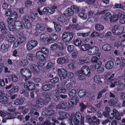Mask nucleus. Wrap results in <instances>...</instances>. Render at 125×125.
Segmentation results:
<instances>
[{"mask_svg":"<svg viewBox=\"0 0 125 125\" xmlns=\"http://www.w3.org/2000/svg\"><path fill=\"white\" fill-rule=\"evenodd\" d=\"M26 58L27 59L30 61L34 60L35 58V57L31 53H29L27 55Z\"/></svg>","mask_w":125,"mask_h":125,"instance_id":"c03bdc74","label":"nucleus"},{"mask_svg":"<svg viewBox=\"0 0 125 125\" xmlns=\"http://www.w3.org/2000/svg\"><path fill=\"white\" fill-rule=\"evenodd\" d=\"M76 74L78 77V79L80 80H83L85 79V77L82 73L81 71H78L76 73Z\"/></svg>","mask_w":125,"mask_h":125,"instance_id":"473e14b6","label":"nucleus"},{"mask_svg":"<svg viewBox=\"0 0 125 125\" xmlns=\"http://www.w3.org/2000/svg\"><path fill=\"white\" fill-rule=\"evenodd\" d=\"M55 93L53 97V100L56 103H58L61 100L59 96V94L65 93L66 91V89L65 88L60 87L55 89Z\"/></svg>","mask_w":125,"mask_h":125,"instance_id":"f257e3e1","label":"nucleus"},{"mask_svg":"<svg viewBox=\"0 0 125 125\" xmlns=\"http://www.w3.org/2000/svg\"><path fill=\"white\" fill-rule=\"evenodd\" d=\"M76 92V91L75 89H72L69 92L68 94L70 97L74 98Z\"/></svg>","mask_w":125,"mask_h":125,"instance_id":"4c0bfd02","label":"nucleus"},{"mask_svg":"<svg viewBox=\"0 0 125 125\" xmlns=\"http://www.w3.org/2000/svg\"><path fill=\"white\" fill-rule=\"evenodd\" d=\"M90 47V45L88 44H84L82 45L81 47V50L83 51H85L88 50Z\"/></svg>","mask_w":125,"mask_h":125,"instance_id":"37998d69","label":"nucleus"},{"mask_svg":"<svg viewBox=\"0 0 125 125\" xmlns=\"http://www.w3.org/2000/svg\"><path fill=\"white\" fill-rule=\"evenodd\" d=\"M66 60L64 57H62L59 58L57 60V63L60 64H62L66 62Z\"/></svg>","mask_w":125,"mask_h":125,"instance_id":"de8ad7c7","label":"nucleus"},{"mask_svg":"<svg viewBox=\"0 0 125 125\" xmlns=\"http://www.w3.org/2000/svg\"><path fill=\"white\" fill-rule=\"evenodd\" d=\"M53 23L54 25V28L55 30L57 31H60L62 28L61 25L59 24H56V23L55 22H53Z\"/></svg>","mask_w":125,"mask_h":125,"instance_id":"58836bf2","label":"nucleus"},{"mask_svg":"<svg viewBox=\"0 0 125 125\" xmlns=\"http://www.w3.org/2000/svg\"><path fill=\"white\" fill-rule=\"evenodd\" d=\"M111 83L110 86L111 88L115 87V85H118V87H120L121 85L122 84V83H119V80L116 79L113 80L111 81Z\"/></svg>","mask_w":125,"mask_h":125,"instance_id":"412c9836","label":"nucleus"},{"mask_svg":"<svg viewBox=\"0 0 125 125\" xmlns=\"http://www.w3.org/2000/svg\"><path fill=\"white\" fill-rule=\"evenodd\" d=\"M111 45L108 44H105L103 45L102 47L103 50L105 51H110L111 49Z\"/></svg>","mask_w":125,"mask_h":125,"instance_id":"cd10ccee","label":"nucleus"},{"mask_svg":"<svg viewBox=\"0 0 125 125\" xmlns=\"http://www.w3.org/2000/svg\"><path fill=\"white\" fill-rule=\"evenodd\" d=\"M48 36L44 34H42L40 36V40L41 41H44L47 38Z\"/></svg>","mask_w":125,"mask_h":125,"instance_id":"8fccbe9b","label":"nucleus"},{"mask_svg":"<svg viewBox=\"0 0 125 125\" xmlns=\"http://www.w3.org/2000/svg\"><path fill=\"white\" fill-rule=\"evenodd\" d=\"M118 19V17L117 15H111L110 18V21L111 22H114L116 21Z\"/></svg>","mask_w":125,"mask_h":125,"instance_id":"6e6d98bb","label":"nucleus"},{"mask_svg":"<svg viewBox=\"0 0 125 125\" xmlns=\"http://www.w3.org/2000/svg\"><path fill=\"white\" fill-rule=\"evenodd\" d=\"M36 29L37 30L41 31H44L45 29V26L43 24H37L36 25Z\"/></svg>","mask_w":125,"mask_h":125,"instance_id":"72a5a7b5","label":"nucleus"},{"mask_svg":"<svg viewBox=\"0 0 125 125\" xmlns=\"http://www.w3.org/2000/svg\"><path fill=\"white\" fill-rule=\"evenodd\" d=\"M73 13L72 10L71 9V8L66 9L64 13L66 16H72Z\"/></svg>","mask_w":125,"mask_h":125,"instance_id":"c85d7f7f","label":"nucleus"},{"mask_svg":"<svg viewBox=\"0 0 125 125\" xmlns=\"http://www.w3.org/2000/svg\"><path fill=\"white\" fill-rule=\"evenodd\" d=\"M31 68L33 69L35 72L38 73L40 71V70L38 67L36 65L32 64L31 65Z\"/></svg>","mask_w":125,"mask_h":125,"instance_id":"ea45409f","label":"nucleus"},{"mask_svg":"<svg viewBox=\"0 0 125 125\" xmlns=\"http://www.w3.org/2000/svg\"><path fill=\"white\" fill-rule=\"evenodd\" d=\"M24 100L22 98H19L15 100L14 102V104L17 105H21L23 103Z\"/></svg>","mask_w":125,"mask_h":125,"instance_id":"a878e982","label":"nucleus"},{"mask_svg":"<svg viewBox=\"0 0 125 125\" xmlns=\"http://www.w3.org/2000/svg\"><path fill=\"white\" fill-rule=\"evenodd\" d=\"M79 106L80 107V111L83 112L85 108L88 107L89 108L88 104L86 103V104L84 103L83 102L81 103H80Z\"/></svg>","mask_w":125,"mask_h":125,"instance_id":"393cba45","label":"nucleus"},{"mask_svg":"<svg viewBox=\"0 0 125 125\" xmlns=\"http://www.w3.org/2000/svg\"><path fill=\"white\" fill-rule=\"evenodd\" d=\"M14 25L18 31H22L23 29V24L20 21H16L14 22Z\"/></svg>","mask_w":125,"mask_h":125,"instance_id":"9b49d317","label":"nucleus"},{"mask_svg":"<svg viewBox=\"0 0 125 125\" xmlns=\"http://www.w3.org/2000/svg\"><path fill=\"white\" fill-rule=\"evenodd\" d=\"M78 101V98L77 97H74L73 98L69 99L68 101L69 105L71 106H73L74 104H76Z\"/></svg>","mask_w":125,"mask_h":125,"instance_id":"a211bd4d","label":"nucleus"},{"mask_svg":"<svg viewBox=\"0 0 125 125\" xmlns=\"http://www.w3.org/2000/svg\"><path fill=\"white\" fill-rule=\"evenodd\" d=\"M7 112L5 116L7 117L8 119H11L15 118V116L16 115V113L13 111V109L8 108Z\"/></svg>","mask_w":125,"mask_h":125,"instance_id":"0eeeda50","label":"nucleus"},{"mask_svg":"<svg viewBox=\"0 0 125 125\" xmlns=\"http://www.w3.org/2000/svg\"><path fill=\"white\" fill-rule=\"evenodd\" d=\"M58 113L60 116L59 119L60 120L63 119L66 117H68L69 116L68 114H67L66 112L62 111H60Z\"/></svg>","mask_w":125,"mask_h":125,"instance_id":"4be33fe9","label":"nucleus"},{"mask_svg":"<svg viewBox=\"0 0 125 125\" xmlns=\"http://www.w3.org/2000/svg\"><path fill=\"white\" fill-rule=\"evenodd\" d=\"M94 15H95V14L93 11H89L88 13V19H89L92 18L93 17Z\"/></svg>","mask_w":125,"mask_h":125,"instance_id":"13d9d810","label":"nucleus"},{"mask_svg":"<svg viewBox=\"0 0 125 125\" xmlns=\"http://www.w3.org/2000/svg\"><path fill=\"white\" fill-rule=\"evenodd\" d=\"M73 88V84L70 83L67 84L65 86V89L67 90H69L72 89Z\"/></svg>","mask_w":125,"mask_h":125,"instance_id":"4d7b16f0","label":"nucleus"},{"mask_svg":"<svg viewBox=\"0 0 125 125\" xmlns=\"http://www.w3.org/2000/svg\"><path fill=\"white\" fill-rule=\"evenodd\" d=\"M9 29L11 31H14L16 29L15 26H14L13 24H10L8 25Z\"/></svg>","mask_w":125,"mask_h":125,"instance_id":"e2e57ef3","label":"nucleus"},{"mask_svg":"<svg viewBox=\"0 0 125 125\" xmlns=\"http://www.w3.org/2000/svg\"><path fill=\"white\" fill-rule=\"evenodd\" d=\"M28 17L27 16H24L22 18V21L24 23H26L30 22Z\"/></svg>","mask_w":125,"mask_h":125,"instance_id":"603ef678","label":"nucleus"},{"mask_svg":"<svg viewBox=\"0 0 125 125\" xmlns=\"http://www.w3.org/2000/svg\"><path fill=\"white\" fill-rule=\"evenodd\" d=\"M29 42L34 48L36 47L38 44V42L37 41L35 40H31Z\"/></svg>","mask_w":125,"mask_h":125,"instance_id":"0e129e2a","label":"nucleus"},{"mask_svg":"<svg viewBox=\"0 0 125 125\" xmlns=\"http://www.w3.org/2000/svg\"><path fill=\"white\" fill-rule=\"evenodd\" d=\"M76 25L74 24H70L68 27L66 28V29L67 30H71L74 29L75 28V27Z\"/></svg>","mask_w":125,"mask_h":125,"instance_id":"338daca9","label":"nucleus"},{"mask_svg":"<svg viewBox=\"0 0 125 125\" xmlns=\"http://www.w3.org/2000/svg\"><path fill=\"white\" fill-rule=\"evenodd\" d=\"M94 82L98 84H100L102 83L101 80V78L98 75H95L94 78Z\"/></svg>","mask_w":125,"mask_h":125,"instance_id":"a19ab883","label":"nucleus"},{"mask_svg":"<svg viewBox=\"0 0 125 125\" xmlns=\"http://www.w3.org/2000/svg\"><path fill=\"white\" fill-rule=\"evenodd\" d=\"M111 115L113 117H115L114 119L116 120H119L121 119V117L119 112L116 109H114L113 110Z\"/></svg>","mask_w":125,"mask_h":125,"instance_id":"9d476101","label":"nucleus"},{"mask_svg":"<svg viewBox=\"0 0 125 125\" xmlns=\"http://www.w3.org/2000/svg\"><path fill=\"white\" fill-rule=\"evenodd\" d=\"M10 17L13 18L14 20H16L18 17V15L16 12H14L11 14Z\"/></svg>","mask_w":125,"mask_h":125,"instance_id":"bf43d9fd","label":"nucleus"},{"mask_svg":"<svg viewBox=\"0 0 125 125\" xmlns=\"http://www.w3.org/2000/svg\"><path fill=\"white\" fill-rule=\"evenodd\" d=\"M36 54L37 57H39L40 59L43 61L46 60L47 59V56H44L41 51L37 52Z\"/></svg>","mask_w":125,"mask_h":125,"instance_id":"2eb2a0df","label":"nucleus"},{"mask_svg":"<svg viewBox=\"0 0 125 125\" xmlns=\"http://www.w3.org/2000/svg\"><path fill=\"white\" fill-rule=\"evenodd\" d=\"M47 111L45 110L42 112V113L43 115L45 116H51L54 115L55 113L54 110H51L47 109Z\"/></svg>","mask_w":125,"mask_h":125,"instance_id":"f3484780","label":"nucleus"},{"mask_svg":"<svg viewBox=\"0 0 125 125\" xmlns=\"http://www.w3.org/2000/svg\"><path fill=\"white\" fill-rule=\"evenodd\" d=\"M19 87L18 86L12 85V88L8 92V93L7 94V95L8 97H10L12 95L13 92H17L19 90Z\"/></svg>","mask_w":125,"mask_h":125,"instance_id":"f8f14e48","label":"nucleus"},{"mask_svg":"<svg viewBox=\"0 0 125 125\" xmlns=\"http://www.w3.org/2000/svg\"><path fill=\"white\" fill-rule=\"evenodd\" d=\"M74 33L68 31H65L62 34V40L64 42H69L73 38Z\"/></svg>","mask_w":125,"mask_h":125,"instance_id":"f03ea898","label":"nucleus"},{"mask_svg":"<svg viewBox=\"0 0 125 125\" xmlns=\"http://www.w3.org/2000/svg\"><path fill=\"white\" fill-rule=\"evenodd\" d=\"M73 42L76 46H78L80 45L81 41L80 39H77L74 41Z\"/></svg>","mask_w":125,"mask_h":125,"instance_id":"052dcab7","label":"nucleus"},{"mask_svg":"<svg viewBox=\"0 0 125 125\" xmlns=\"http://www.w3.org/2000/svg\"><path fill=\"white\" fill-rule=\"evenodd\" d=\"M99 49L98 47L94 46L89 48L87 51V54L89 55L95 54L98 53Z\"/></svg>","mask_w":125,"mask_h":125,"instance_id":"423d86ee","label":"nucleus"},{"mask_svg":"<svg viewBox=\"0 0 125 125\" xmlns=\"http://www.w3.org/2000/svg\"><path fill=\"white\" fill-rule=\"evenodd\" d=\"M111 14L109 12H108L105 13L104 16V20L107 21L110 19Z\"/></svg>","mask_w":125,"mask_h":125,"instance_id":"a18cd8bd","label":"nucleus"},{"mask_svg":"<svg viewBox=\"0 0 125 125\" xmlns=\"http://www.w3.org/2000/svg\"><path fill=\"white\" fill-rule=\"evenodd\" d=\"M71 9L72 10L73 13L76 14L79 11V8L76 6L73 5L71 6Z\"/></svg>","mask_w":125,"mask_h":125,"instance_id":"c756f323","label":"nucleus"},{"mask_svg":"<svg viewBox=\"0 0 125 125\" xmlns=\"http://www.w3.org/2000/svg\"><path fill=\"white\" fill-rule=\"evenodd\" d=\"M114 63L112 61H108L105 63V67L107 69L109 70L111 69L114 66Z\"/></svg>","mask_w":125,"mask_h":125,"instance_id":"5701e85b","label":"nucleus"},{"mask_svg":"<svg viewBox=\"0 0 125 125\" xmlns=\"http://www.w3.org/2000/svg\"><path fill=\"white\" fill-rule=\"evenodd\" d=\"M50 38L48 39L47 42H50L51 41H55L57 38L58 37L57 35L55 34L52 33L50 36Z\"/></svg>","mask_w":125,"mask_h":125,"instance_id":"bb28decb","label":"nucleus"},{"mask_svg":"<svg viewBox=\"0 0 125 125\" xmlns=\"http://www.w3.org/2000/svg\"><path fill=\"white\" fill-rule=\"evenodd\" d=\"M86 91L84 89H81L78 92V94L79 96L81 98L83 97L85 94Z\"/></svg>","mask_w":125,"mask_h":125,"instance_id":"79ce46f5","label":"nucleus"},{"mask_svg":"<svg viewBox=\"0 0 125 125\" xmlns=\"http://www.w3.org/2000/svg\"><path fill=\"white\" fill-rule=\"evenodd\" d=\"M0 101L3 104H6L8 103V100L6 96H4L0 99Z\"/></svg>","mask_w":125,"mask_h":125,"instance_id":"49530a36","label":"nucleus"},{"mask_svg":"<svg viewBox=\"0 0 125 125\" xmlns=\"http://www.w3.org/2000/svg\"><path fill=\"white\" fill-rule=\"evenodd\" d=\"M20 64L22 66H25L28 64V62L25 59H22L21 61Z\"/></svg>","mask_w":125,"mask_h":125,"instance_id":"3c124183","label":"nucleus"},{"mask_svg":"<svg viewBox=\"0 0 125 125\" xmlns=\"http://www.w3.org/2000/svg\"><path fill=\"white\" fill-rule=\"evenodd\" d=\"M112 32L114 35H119L123 32L124 28L123 26L119 25H115L112 27Z\"/></svg>","mask_w":125,"mask_h":125,"instance_id":"7ed1b4c3","label":"nucleus"},{"mask_svg":"<svg viewBox=\"0 0 125 125\" xmlns=\"http://www.w3.org/2000/svg\"><path fill=\"white\" fill-rule=\"evenodd\" d=\"M29 114L31 115V117H32L35 115H36L38 116L39 115V113L37 112L36 110L34 108L32 109L29 113Z\"/></svg>","mask_w":125,"mask_h":125,"instance_id":"b1692460","label":"nucleus"},{"mask_svg":"<svg viewBox=\"0 0 125 125\" xmlns=\"http://www.w3.org/2000/svg\"><path fill=\"white\" fill-rule=\"evenodd\" d=\"M56 104L54 103H52L49 105L47 109L51 110H54V109L56 107Z\"/></svg>","mask_w":125,"mask_h":125,"instance_id":"774afa93","label":"nucleus"},{"mask_svg":"<svg viewBox=\"0 0 125 125\" xmlns=\"http://www.w3.org/2000/svg\"><path fill=\"white\" fill-rule=\"evenodd\" d=\"M41 51L43 53L47 56V55L49 53L48 50L46 48L44 47H42L41 49Z\"/></svg>","mask_w":125,"mask_h":125,"instance_id":"09e8293b","label":"nucleus"},{"mask_svg":"<svg viewBox=\"0 0 125 125\" xmlns=\"http://www.w3.org/2000/svg\"><path fill=\"white\" fill-rule=\"evenodd\" d=\"M75 116L76 118L75 119L81 121V125H84V117L82 116L81 114L79 112L76 113L75 114Z\"/></svg>","mask_w":125,"mask_h":125,"instance_id":"dca6fc26","label":"nucleus"},{"mask_svg":"<svg viewBox=\"0 0 125 125\" xmlns=\"http://www.w3.org/2000/svg\"><path fill=\"white\" fill-rule=\"evenodd\" d=\"M78 16L81 19L85 20L87 18V14L84 12H80L78 15Z\"/></svg>","mask_w":125,"mask_h":125,"instance_id":"2f4dec72","label":"nucleus"},{"mask_svg":"<svg viewBox=\"0 0 125 125\" xmlns=\"http://www.w3.org/2000/svg\"><path fill=\"white\" fill-rule=\"evenodd\" d=\"M42 11L45 14H50L53 13L55 11V10L54 8L45 7L43 9Z\"/></svg>","mask_w":125,"mask_h":125,"instance_id":"ddd939ff","label":"nucleus"},{"mask_svg":"<svg viewBox=\"0 0 125 125\" xmlns=\"http://www.w3.org/2000/svg\"><path fill=\"white\" fill-rule=\"evenodd\" d=\"M26 47L27 49L28 50H31L34 48L29 42L26 44Z\"/></svg>","mask_w":125,"mask_h":125,"instance_id":"69168bd1","label":"nucleus"},{"mask_svg":"<svg viewBox=\"0 0 125 125\" xmlns=\"http://www.w3.org/2000/svg\"><path fill=\"white\" fill-rule=\"evenodd\" d=\"M57 19L59 23H64L67 21L66 16L64 13L63 14L60 13Z\"/></svg>","mask_w":125,"mask_h":125,"instance_id":"4468645a","label":"nucleus"},{"mask_svg":"<svg viewBox=\"0 0 125 125\" xmlns=\"http://www.w3.org/2000/svg\"><path fill=\"white\" fill-rule=\"evenodd\" d=\"M95 27L96 30L98 31L102 30L104 28V27L103 25L98 24H96Z\"/></svg>","mask_w":125,"mask_h":125,"instance_id":"864d4df0","label":"nucleus"},{"mask_svg":"<svg viewBox=\"0 0 125 125\" xmlns=\"http://www.w3.org/2000/svg\"><path fill=\"white\" fill-rule=\"evenodd\" d=\"M7 38L9 42H13L15 40L13 36L10 34H8L7 35Z\"/></svg>","mask_w":125,"mask_h":125,"instance_id":"c9c22d12","label":"nucleus"},{"mask_svg":"<svg viewBox=\"0 0 125 125\" xmlns=\"http://www.w3.org/2000/svg\"><path fill=\"white\" fill-rule=\"evenodd\" d=\"M58 74L61 79H65L66 76L67 71L63 69H58Z\"/></svg>","mask_w":125,"mask_h":125,"instance_id":"1a4fd4ad","label":"nucleus"},{"mask_svg":"<svg viewBox=\"0 0 125 125\" xmlns=\"http://www.w3.org/2000/svg\"><path fill=\"white\" fill-rule=\"evenodd\" d=\"M28 69H27L25 68H21L20 70V73L21 75L24 76L26 74V73L27 72Z\"/></svg>","mask_w":125,"mask_h":125,"instance_id":"5fc2aeb1","label":"nucleus"},{"mask_svg":"<svg viewBox=\"0 0 125 125\" xmlns=\"http://www.w3.org/2000/svg\"><path fill=\"white\" fill-rule=\"evenodd\" d=\"M24 87L26 90L31 91L34 89L35 86L33 82L31 81H27L24 83Z\"/></svg>","mask_w":125,"mask_h":125,"instance_id":"20e7f679","label":"nucleus"},{"mask_svg":"<svg viewBox=\"0 0 125 125\" xmlns=\"http://www.w3.org/2000/svg\"><path fill=\"white\" fill-rule=\"evenodd\" d=\"M9 45L6 42H3L1 45L0 51L2 52H5L8 50Z\"/></svg>","mask_w":125,"mask_h":125,"instance_id":"aec40b11","label":"nucleus"},{"mask_svg":"<svg viewBox=\"0 0 125 125\" xmlns=\"http://www.w3.org/2000/svg\"><path fill=\"white\" fill-rule=\"evenodd\" d=\"M119 64L121 69L125 67V59L124 57H122L121 58Z\"/></svg>","mask_w":125,"mask_h":125,"instance_id":"e433bc0d","label":"nucleus"},{"mask_svg":"<svg viewBox=\"0 0 125 125\" xmlns=\"http://www.w3.org/2000/svg\"><path fill=\"white\" fill-rule=\"evenodd\" d=\"M117 16L118 17V18H119L120 19L125 18V13L122 12H121L118 13Z\"/></svg>","mask_w":125,"mask_h":125,"instance_id":"680f3d73","label":"nucleus"},{"mask_svg":"<svg viewBox=\"0 0 125 125\" xmlns=\"http://www.w3.org/2000/svg\"><path fill=\"white\" fill-rule=\"evenodd\" d=\"M44 100L42 98H39L36 101V104L39 107H42L44 104Z\"/></svg>","mask_w":125,"mask_h":125,"instance_id":"7c9ffc66","label":"nucleus"},{"mask_svg":"<svg viewBox=\"0 0 125 125\" xmlns=\"http://www.w3.org/2000/svg\"><path fill=\"white\" fill-rule=\"evenodd\" d=\"M54 87V85L52 83L46 84L42 86V89L43 91H48Z\"/></svg>","mask_w":125,"mask_h":125,"instance_id":"6ab92c4d","label":"nucleus"},{"mask_svg":"<svg viewBox=\"0 0 125 125\" xmlns=\"http://www.w3.org/2000/svg\"><path fill=\"white\" fill-rule=\"evenodd\" d=\"M67 104V103L66 102L61 101L58 104L56 105V109H69V107Z\"/></svg>","mask_w":125,"mask_h":125,"instance_id":"39448f33","label":"nucleus"},{"mask_svg":"<svg viewBox=\"0 0 125 125\" xmlns=\"http://www.w3.org/2000/svg\"><path fill=\"white\" fill-rule=\"evenodd\" d=\"M24 77L25 78L24 79V80L25 81H26L28 80L29 78H30L31 76V71L29 70H28L26 74Z\"/></svg>","mask_w":125,"mask_h":125,"instance_id":"f704fd0d","label":"nucleus"},{"mask_svg":"<svg viewBox=\"0 0 125 125\" xmlns=\"http://www.w3.org/2000/svg\"><path fill=\"white\" fill-rule=\"evenodd\" d=\"M81 71L83 74L87 76H90V71L89 67L87 66H84L82 67L81 69Z\"/></svg>","mask_w":125,"mask_h":125,"instance_id":"6e6552de","label":"nucleus"}]
</instances>
